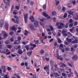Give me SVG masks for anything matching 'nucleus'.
Wrapping results in <instances>:
<instances>
[{
    "instance_id": "f257e3e1",
    "label": "nucleus",
    "mask_w": 78,
    "mask_h": 78,
    "mask_svg": "<svg viewBox=\"0 0 78 78\" xmlns=\"http://www.w3.org/2000/svg\"><path fill=\"white\" fill-rule=\"evenodd\" d=\"M14 17L16 19V21L14 23H18L20 22V20H19V17L16 15H15Z\"/></svg>"
},
{
    "instance_id": "f03ea898",
    "label": "nucleus",
    "mask_w": 78,
    "mask_h": 78,
    "mask_svg": "<svg viewBox=\"0 0 78 78\" xmlns=\"http://www.w3.org/2000/svg\"><path fill=\"white\" fill-rule=\"evenodd\" d=\"M24 21L26 23H27V18H28V14H26L25 15L24 14Z\"/></svg>"
},
{
    "instance_id": "7ed1b4c3",
    "label": "nucleus",
    "mask_w": 78,
    "mask_h": 78,
    "mask_svg": "<svg viewBox=\"0 0 78 78\" xmlns=\"http://www.w3.org/2000/svg\"><path fill=\"white\" fill-rule=\"evenodd\" d=\"M29 27L30 28V29L31 30H34V27L33 25V24L30 23L29 25Z\"/></svg>"
},
{
    "instance_id": "20e7f679",
    "label": "nucleus",
    "mask_w": 78,
    "mask_h": 78,
    "mask_svg": "<svg viewBox=\"0 0 78 78\" xmlns=\"http://www.w3.org/2000/svg\"><path fill=\"white\" fill-rule=\"evenodd\" d=\"M34 25L35 27V28L37 27L38 24V21H37V20H35L34 21Z\"/></svg>"
},
{
    "instance_id": "39448f33",
    "label": "nucleus",
    "mask_w": 78,
    "mask_h": 78,
    "mask_svg": "<svg viewBox=\"0 0 78 78\" xmlns=\"http://www.w3.org/2000/svg\"><path fill=\"white\" fill-rule=\"evenodd\" d=\"M29 19L30 20L31 22H32L34 21V17L33 16H31L30 17Z\"/></svg>"
},
{
    "instance_id": "423d86ee",
    "label": "nucleus",
    "mask_w": 78,
    "mask_h": 78,
    "mask_svg": "<svg viewBox=\"0 0 78 78\" xmlns=\"http://www.w3.org/2000/svg\"><path fill=\"white\" fill-rule=\"evenodd\" d=\"M56 58L58 60H60V61H62L63 59L62 58H60V56L59 55H57L56 56Z\"/></svg>"
},
{
    "instance_id": "0eeeda50",
    "label": "nucleus",
    "mask_w": 78,
    "mask_h": 78,
    "mask_svg": "<svg viewBox=\"0 0 78 78\" xmlns=\"http://www.w3.org/2000/svg\"><path fill=\"white\" fill-rule=\"evenodd\" d=\"M65 69H66V70H69V71L70 73H71V74H73V73L71 72L72 71H71V69H69V68L68 67H67L65 68Z\"/></svg>"
},
{
    "instance_id": "6e6552de",
    "label": "nucleus",
    "mask_w": 78,
    "mask_h": 78,
    "mask_svg": "<svg viewBox=\"0 0 78 78\" xmlns=\"http://www.w3.org/2000/svg\"><path fill=\"white\" fill-rule=\"evenodd\" d=\"M3 20L2 19L0 21L1 28H2V27H3Z\"/></svg>"
},
{
    "instance_id": "1a4fd4ad",
    "label": "nucleus",
    "mask_w": 78,
    "mask_h": 78,
    "mask_svg": "<svg viewBox=\"0 0 78 78\" xmlns=\"http://www.w3.org/2000/svg\"><path fill=\"white\" fill-rule=\"evenodd\" d=\"M72 58L73 59H75V60H77L78 59V56H77V55H75L73 56Z\"/></svg>"
},
{
    "instance_id": "9d476101",
    "label": "nucleus",
    "mask_w": 78,
    "mask_h": 78,
    "mask_svg": "<svg viewBox=\"0 0 78 78\" xmlns=\"http://www.w3.org/2000/svg\"><path fill=\"white\" fill-rule=\"evenodd\" d=\"M18 53L20 54V55H22V53L23 52H22V49H19L18 50Z\"/></svg>"
},
{
    "instance_id": "9b49d317",
    "label": "nucleus",
    "mask_w": 78,
    "mask_h": 78,
    "mask_svg": "<svg viewBox=\"0 0 78 78\" xmlns=\"http://www.w3.org/2000/svg\"><path fill=\"white\" fill-rule=\"evenodd\" d=\"M10 28V30H14V31H16V28L14 27H11Z\"/></svg>"
},
{
    "instance_id": "f8f14e48",
    "label": "nucleus",
    "mask_w": 78,
    "mask_h": 78,
    "mask_svg": "<svg viewBox=\"0 0 78 78\" xmlns=\"http://www.w3.org/2000/svg\"><path fill=\"white\" fill-rule=\"evenodd\" d=\"M67 12H68L69 14L70 15H73V12H70L68 10L67 11Z\"/></svg>"
},
{
    "instance_id": "ddd939ff",
    "label": "nucleus",
    "mask_w": 78,
    "mask_h": 78,
    "mask_svg": "<svg viewBox=\"0 0 78 78\" xmlns=\"http://www.w3.org/2000/svg\"><path fill=\"white\" fill-rule=\"evenodd\" d=\"M62 75L65 78H66L67 76V74L64 73H62Z\"/></svg>"
},
{
    "instance_id": "4468645a",
    "label": "nucleus",
    "mask_w": 78,
    "mask_h": 78,
    "mask_svg": "<svg viewBox=\"0 0 78 78\" xmlns=\"http://www.w3.org/2000/svg\"><path fill=\"white\" fill-rule=\"evenodd\" d=\"M42 14L43 16H44V17H48V15L47 14V13H46L45 12H43Z\"/></svg>"
},
{
    "instance_id": "2eb2a0df",
    "label": "nucleus",
    "mask_w": 78,
    "mask_h": 78,
    "mask_svg": "<svg viewBox=\"0 0 78 78\" xmlns=\"http://www.w3.org/2000/svg\"><path fill=\"white\" fill-rule=\"evenodd\" d=\"M50 63L51 66L52 67L54 66V62H53L52 61H50Z\"/></svg>"
},
{
    "instance_id": "dca6fc26",
    "label": "nucleus",
    "mask_w": 78,
    "mask_h": 78,
    "mask_svg": "<svg viewBox=\"0 0 78 78\" xmlns=\"http://www.w3.org/2000/svg\"><path fill=\"white\" fill-rule=\"evenodd\" d=\"M63 47H64V45H63V44H61L60 45V46H59V49H60V50H61V49H62Z\"/></svg>"
},
{
    "instance_id": "f3484780",
    "label": "nucleus",
    "mask_w": 78,
    "mask_h": 78,
    "mask_svg": "<svg viewBox=\"0 0 78 78\" xmlns=\"http://www.w3.org/2000/svg\"><path fill=\"white\" fill-rule=\"evenodd\" d=\"M57 39H58V43H59V44H61V42H62V41H61V39H59V38L58 37V38H57Z\"/></svg>"
},
{
    "instance_id": "a211bd4d",
    "label": "nucleus",
    "mask_w": 78,
    "mask_h": 78,
    "mask_svg": "<svg viewBox=\"0 0 78 78\" xmlns=\"http://www.w3.org/2000/svg\"><path fill=\"white\" fill-rule=\"evenodd\" d=\"M51 14L52 16H56V12L55 11H54L51 12Z\"/></svg>"
},
{
    "instance_id": "6ab92c4d",
    "label": "nucleus",
    "mask_w": 78,
    "mask_h": 78,
    "mask_svg": "<svg viewBox=\"0 0 78 78\" xmlns=\"http://www.w3.org/2000/svg\"><path fill=\"white\" fill-rule=\"evenodd\" d=\"M28 34V31H27L26 30H25V32L24 33V35L25 36H27Z\"/></svg>"
},
{
    "instance_id": "aec40b11",
    "label": "nucleus",
    "mask_w": 78,
    "mask_h": 78,
    "mask_svg": "<svg viewBox=\"0 0 78 78\" xmlns=\"http://www.w3.org/2000/svg\"><path fill=\"white\" fill-rule=\"evenodd\" d=\"M66 40L68 41V42H70L72 41V39H69L68 37L66 38Z\"/></svg>"
},
{
    "instance_id": "412c9836",
    "label": "nucleus",
    "mask_w": 78,
    "mask_h": 78,
    "mask_svg": "<svg viewBox=\"0 0 78 78\" xmlns=\"http://www.w3.org/2000/svg\"><path fill=\"white\" fill-rule=\"evenodd\" d=\"M77 42V39H76L74 41H72V43L73 44H76Z\"/></svg>"
},
{
    "instance_id": "4be33fe9",
    "label": "nucleus",
    "mask_w": 78,
    "mask_h": 78,
    "mask_svg": "<svg viewBox=\"0 0 78 78\" xmlns=\"http://www.w3.org/2000/svg\"><path fill=\"white\" fill-rule=\"evenodd\" d=\"M34 42L35 44H37V45H38V43H39V42L38 40L36 41L35 40H34Z\"/></svg>"
},
{
    "instance_id": "5701e85b",
    "label": "nucleus",
    "mask_w": 78,
    "mask_h": 78,
    "mask_svg": "<svg viewBox=\"0 0 78 78\" xmlns=\"http://www.w3.org/2000/svg\"><path fill=\"white\" fill-rule=\"evenodd\" d=\"M27 54L28 55H29V56H31V55H31V54H32V51H30V52H27Z\"/></svg>"
},
{
    "instance_id": "b1692460",
    "label": "nucleus",
    "mask_w": 78,
    "mask_h": 78,
    "mask_svg": "<svg viewBox=\"0 0 78 78\" xmlns=\"http://www.w3.org/2000/svg\"><path fill=\"white\" fill-rule=\"evenodd\" d=\"M4 37H8V34L6 33H4Z\"/></svg>"
},
{
    "instance_id": "393cba45",
    "label": "nucleus",
    "mask_w": 78,
    "mask_h": 78,
    "mask_svg": "<svg viewBox=\"0 0 78 78\" xmlns=\"http://www.w3.org/2000/svg\"><path fill=\"white\" fill-rule=\"evenodd\" d=\"M67 13H65L64 15V18H66V17H67Z\"/></svg>"
},
{
    "instance_id": "a878e982",
    "label": "nucleus",
    "mask_w": 78,
    "mask_h": 78,
    "mask_svg": "<svg viewBox=\"0 0 78 78\" xmlns=\"http://www.w3.org/2000/svg\"><path fill=\"white\" fill-rule=\"evenodd\" d=\"M69 24V23H67L64 26V27L65 28H68V25Z\"/></svg>"
},
{
    "instance_id": "bb28decb",
    "label": "nucleus",
    "mask_w": 78,
    "mask_h": 78,
    "mask_svg": "<svg viewBox=\"0 0 78 78\" xmlns=\"http://www.w3.org/2000/svg\"><path fill=\"white\" fill-rule=\"evenodd\" d=\"M9 51V50L7 49H6V52L4 51L3 53H5V54H6V53H8Z\"/></svg>"
},
{
    "instance_id": "cd10ccee",
    "label": "nucleus",
    "mask_w": 78,
    "mask_h": 78,
    "mask_svg": "<svg viewBox=\"0 0 78 78\" xmlns=\"http://www.w3.org/2000/svg\"><path fill=\"white\" fill-rule=\"evenodd\" d=\"M43 8L44 9H46V4L43 5Z\"/></svg>"
},
{
    "instance_id": "c85d7f7f",
    "label": "nucleus",
    "mask_w": 78,
    "mask_h": 78,
    "mask_svg": "<svg viewBox=\"0 0 78 78\" xmlns=\"http://www.w3.org/2000/svg\"><path fill=\"white\" fill-rule=\"evenodd\" d=\"M13 34H14L13 32H11L9 33V34L10 36H12V35H13Z\"/></svg>"
},
{
    "instance_id": "c756f323",
    "label": "nucleus",
    "mask_w": 78,
    "mask_h": 78,
    "mask_svg": "<svg viewBox=\"0 0 78 78\" xmlns=\"http://www.w3.org/2000/svg\"><path fill=\"white\" fill-rule=\"evenodd\" d=\"M26 49L27 50V51H28V50H29V48H28V46L27 45H26L25 47Z\"/></svg>"
},
{
    "instance_id": "7c9ffc66",
    "label": "nucleus",
    "mask_w": 78,
    "mask_h": 78,
    "mask_svg": "<svg viewBox=\"0 0 78 78\" xmlns=\"http://www.w3.org/2000/svg\"><path fill=\"white\" fill-rule=\"evenodd\" d=\"M62 35H63V37H66V36H67V34L65 33L63 34Z\"/></svg>"
},
{
    "instance_id": "2f4dec72",
    "label": "nucleus",
    "mask_w": 78,
    "mask_h": 78,
    "mask_svg": "<svg viewBox=\"0 0 78 78\" xmlns=\"http://www.w3.org/2000/svg\"><path fill=\"white\" fill-rule=\"evenodd\" d=\"M40 24L41 25V26H44V25H45V24L42 23L41 22H40Z\"/></svg>"
},
{
    "instance_id": "473e14b6",
    "label": "nucleus",
    "mask_w": 78,
    "mask_h": 78,
    "mask_svg": "<svg viewBox=\"0 0 78 78\" xmlns=\"http://www.w3.org/2000/svg\"><path fill=\"white\" fill-rule=\"evenodd\" d=\"M55 77H57V76H59V74H58V73H55Z\"/></svg>"
},
{
    "instance_id": "72a5a7b5",
    "label": "nucleus",
    "mask_w": 78,
    "mask_h": 78,
    "mask_svg": "<svg viewBox=\"0 0 78 78\" xmlns=\"http://www.w3.org/2000/svg\"><path fill=\"white\" fill-rule=\"evenodd\" d=\"M56 2V5H59V1H57Z\"/></svg>"
},
{
    "instance_id": "f704fd0d",
    "label": "nucleus",
    "mask_w": 78,
    "mask_h": 78,
    "mask_svg": "<svg viewBox=\"0 0 78 78\" xmlns=\"http://www.w3.org/2000/svg\"><path fill=\"white\" fill-rule=\"evenodd\" d=\"M75 20H78V15H76V17L75 18Z\"/></svg>"
},
{
    "instance_id": "c9c22d12",
    "label": "nucleus",
    "mask_w": 78,
    "mask_h": 78,
    "mask_svg": "<svg viewBox=\"0 0 78 78\" xmlns=\"http://www.w3.org/2000/svg\"><path fill=\"white\" fill-rule=\"evenodd\" d=\"M44 53V51L43 50H41L40 51V53L43 54Z\"/></svg>"
},
{
    "instance_id": "e433bc0d",
    "label": "nucleus",
    "mask_w": 78,
    "mask_h": 78,
    "mask_svg": "<svg viewBox=\"0 0 78 78\" xmlns=\"http://www.w3.org/2000/svg\"><path fill=\"white\" fill-rule=\"evenodd\" d=\"M69 23H72V22H73V21L72 20V19H70L69 21Z\"/></svg>"
},
{
    "instance_id": "4c0bfd02",
    "label": "nucleus",
    "mask_w": 78,
    "mask_h": 78,
    "mask_svg": "<svg viewBox=\"0 0 78 78\" xmlns=\"http://www.w3.org/2000/svg\"><path fill=\"white\" fill-rule=\"evenodd\" d=\"M40 20L41 22H44L45 20L44 19H40Z\"/></svg>"
},
{
    "instance_id": "58836bf2",
    "label": "nucleus",
    "mask_w": 78,
    "mask_h": 78,
    "mask_svg": "<svg viewBox=\"0 0 78 78\" xmlns=\"http://www.w3.org/2000/svg\"><path fill=\"white\" fill-rule=\"evenodd\" d=\"M15 8L17 9H19V7L18 5H16L15 6Z\"/></svg>"
},
{
    "instance_id": "ea45409f",
    "label": "nucleus",
    "mask_w": 78,
    "mask_h": 78,
    "mask_svg": "<svg viewBox=\"0 0 78 78\" xmlns=\"http://www.w3.org/2000/svg\"><path fill=\"white\" fill-rule=\"evenodd\" d=\"M12 48V46H11V45H8V48H9V49H10L11 48Z\"/></svg>"
},
{
    "instance_id": "a19ab883",
    "label": "nucleus",
    "mask_w": 78,
    "mask_h": 78,
    "mask_svg": "<svg viewBox=\"0 0 78 78\" xmlns=\"http://www.w3.org/2000/svg\"><path fill=\"white\" fill-rule=\"evenodd\" d=\"M50 28L51 31H53V27L52 26H50Z\"/></svg>"
},
{
    "instance_id": "79ce46f5",
    "label": "nucleus",
    "mask_w": 78,
    "mask_h": 78,
    "mask_svg": "<svg viewBox=\"0 0 78 78\" xmlns=\"http://www.w3.org/2000/svg\"><path fill=\"white\" fill-rule=\"evenodd\" d=\"M32 78H36V76L35 74L33 75V76H32Z\"/></svg>"
},
{
    "instance_id": "37998d69",
    "label": "nucleus",
    "mask_w": 78,
    "mask_h": 78,
    "mask_svg": "<svg viewBox=\"0 0 78 78\" xmlns=\"http://www.w3.org/2000/svg\"><path fill=\"white\" fill-rule=\"evenodd\" d=\"M72 3L73 5H76V1H73L72 2Z\"/></svg>"
},
{
    "instance_id": "c03bdc74",
    "label": "nucleus",
    "mask_w": 78,
    "mask_h": 78,
    "mask_svg": "<svg viewBox=\"0 0 78 78\" xmlns=\"http://www.w3.org/2000/svg\"><path fill=\"white\" fill-rule=\"evenodd\" d=\"M13 9H14V5H12V6L11 11H13Z\"/></svg>"
},
{
    "instance_id": "a18cd8bd",
    "label": "nucleus",
    "mask_w": 78,
    "mask_h": 78,
    "mask_svg": "<svg viewBox=\"0 0 78 78\" xmlns=\"http://www.w3.org/2000/svg\"><path fill=\"white\" fill-rule=\"evenodd\" d=\"M73 24L72 23H71V24H69V26L70 27H72L73 26Z\"/></svg>"
},
{
    "instance_id": "49530a36",
    "label": "nucleus",
    "mask_w": 78,
    "mask_h": 78,
    "mask_svg": "<svg viewBox=\"0 0 78 78\" xmlns=\"http://www.w3.org/2000/svg\"><path fill=\"white\" fill-rule=\"evenodd\" d=\"M68 63L69 66H70V67H72V65L71 63H70L69 62H68Z\"/></svg>"
},
{
    "instance_id": "de8ad7c7",
    "label": "nucleus",
    "mask_w": 78,
    "mask_h": 78,
    "mask_svg": "<svg viewBox=\"0 0 78 78\" xmlns=\"http://www.w3.org/2000/svg\"><path fill=\"white\" fill-rule=\"evenodd\" d=\"M62 34H64V33H66V31H65V30H62Z\"/></svg>"
},
{
    "instance_id": "09e8293b",
    "label": "nucleus",
    "mask_w": 78,
    "mask_h": 78,
    "mask_svg": "<svg viewBox=\"0 0 78 78\" xmlns=\"http://www.w3.org/2000/svg\"><path fill=\"white\" fill-rule=\"evenodd\" d=\"M3 48V45L1 44L0 45V49H2Z\"/></svg>"
},
{
    "instance_id": "8fccbe9b",
    "label": "nucleus",
    "mask_w": 78,
    "mask_h": 78,
    "mask_svg": "<svg viewBox=\"0 0 78 78\" xmlns=\"http://www.w3.org/2000/svg\"><path fill=\"white\" fill-rule=\"evenodd\" d=\"M6 67H5V66H2V69H5Z\"/></svg>"
},
{
    "instance_id": "3c124183",
    "label": "nucleus",
    "mask_w": 78,
    "mask_h": 78,
    "mask_svg": "<svg viewBox=\"0 0 78 78\" xmlns=\"http://www.w3.org/2000/svg\"><path fill=\"white\" fill-rule=\"evenodd\" d=\"M71 49L72 51H73V50H74V48L73 47L71 48Z\"/></svg>"
},
{
    "instance_id": "603ef678",
    "label": "nucleus",
    "mask_w": 78,
    "mask_h": 78,
    "mask_svg": "<svg viewBox=\"0 0 78 78\" xmlns=\"http://www.w3.org/2000/svg\"><path fill=\"white\" fill-rule=\"evenodd\" d=\"M70 60V59L69 58H65V60L66 61H69Z\"/></svg>"
},
{
    "instance_id": "864d4df0",
    "label": "nucleus",
    "mask_w": 78,
    "mask_h": 78,
    "mask_svg": "<svg viewBox=\"0 0 78 78\" xmlns=\"http://www.w3.org/2000/svg\"><path fill=\"white\" fill-rule=\"evenodd\" d=\"M60 64L63 65L64 66V67H66V65L64 63H61Z\"/></svg>"
},
{
    "instance_id": "5fc2aeb1",
    "label": "nucleus",
    "mask_w": 78,
    "mask_h": 78,
    "mask_svg": "<svg viewBox=\"0 0 78 78\" xmlns=\"http://www.w3.org/2000/svg\"><path fill=\"white\" fill-rule=\"evenodd\" d=\"M66 51H68L69 50H70V49L69 48H66L65 49Z\"/></svg>"
},
{
    "instance_id": "6e6d98bb",
    "label": "nucleus",
    "mask_w": 78,
    "mask_h": 78,
    "mask_svg": "<svg viewBox=\"0 0 78 78\" xmlns=\"http://www.w3.org/2000/svg\"><path fill=\"white\" fill-rule=\"evenodd\" d=\"M48 68V66H45L44 67V70H46V69H47Z\"/></svg>"
},
{
    "instance_id": "4d7b16f0",
    "label": "nucleus",
    "mask_w": 78,
    "mask_h": 78,
    "mask_svg": "<svg viewBox=\"0 0 78 78\" xmlns=\"http://www.w3.org/2000/svg\"><path fill=\"white\" fill-rule=\"evenodd\" d=\"M5 44H9V41H5Z\"/></svg>"
},
{
    "instance_id": "13d9d810",
    "label": "nucleus",
    "mask_w": 78,
    "mask_h": 78,
    "mask_svg": "<svg viewBox=\"0 0 78 78\" xmlns=\"http://www.w3.org/2000/svg\"><path fill=\"white\" fill-rule=\"evenodd\" d=\"M34 47H31L30 48V50H33V49H34Z\"/></svg>"
},
{
    "instance_id": "bf43d9fd",
    "label": "nucleus",
    "mask_w": 78,
    "mask_h": 78,
    "mask_svg": "<svg viewBox=\"0 0 78 78\" xmlns=\"http://www.w3.org/2000/svg\"><path fill=\"white\" fill-rule=\"evenodd\" d=\"M41 35H42V36H43V37H44V36H45V34L43 33H42Z\"/></svg>"
},
{
    "instance_id": "052dcab7",
    "label": "nucleus",
    "mask_w": 78,
    "mask_h": 78,
    "mask_svg": "<svg viewBox=\"0 0 78 78\" xmlns=\"http://www.w3.org/2000/svg\"><path fill=\"white\" fill-rule=\"evenodd\" d=\"M9 26V24H5V27H6L7 28H8Z\"/></svg>"
},
{
    "instance_id": "680f3d73",
    "label": "nucleus",
    "mask_w": 78,
    "mask_h": 78,
    "mask_svg": "<svg viewBox=\"0 0 78 78\" xmlns=\"http://www.w3.org/2000/svg\"><path fill=\"white\" fill-rule=\"evenodd\" d=\"M75 73L76 74V75L77 76V78H78V73L76 71H75Z\"/></svg>"
},
{
    "instance_id": "e2e57ef3",
    "label": "nucleus",
    "mask_w": 78,
    "mask_h": 78,
    "mask_svg": "<svg viewBox=\"0 0 78 78\" xmlns=\"http://www.w3.org/2000/svg\"><path fill=\"white\" fill-rule=\"evenodd\" d=\"M14 75H16V76L18 78H20V77L18 75H16V74H14Z\"/></svg>"
},
{
    "instance_id": "0e129e2a",
    "label": "nucleus",
    "mask_w": 78,
    "mask_h": 78,
    "mask_svg": "<svg viewBox=\"0 0 78 78\" xmlns=\"http://www.w3.org/2000/svg\"><path fill=\"white\" fill-rule=\"evenodd\" d=\"M78 24V23L77 22H75L74 23V26H75V25H77Z\"/></svg>"
},
{
    "instance_id": "69168bd1",
    "label": "nucleus",
    "mask_w": 78,
    "mask_h": 78,
    "mask_svg": "<svg viewBox=\"0 0 78 78\" xmlns=\"http://www.w3.org/2000/svg\"><path fill=\"white\" fill-rule=\"evenodd\" d=\"M30 5H33V4H34V2H33V1H31L30 2Z\"/></svg>"
},
{
    "instance_id": "338daca9",
    "label": "nucleus",
    "mask_w": 78,
    "mask_h": 78,
    "mask_svg": "<svg viewBox=\"0 0 78 78\" xmlns=\"http://www.w3.org/2000/svg\"><path fill=\"white\" fill-rule=\"evenodd\" d=\"M18 41H20L21 40V37H18Z\"/></svg>"
},
{
    "instance_id": "774afa93",
    "label": "nucleus",
    "mask_w": 78,
    "mask_h": 78,
    "mask_svg": "<svg viewBox=\"0 0 78 78\" xmlns=\"http://www.w3.org/2000/svg\"><path fill=\"white\" fill-rule=\"evenodd\" d=\"M24 64H25L24 63V62H22L21 63V65L22 66H24Z\"/></svg>"
}]
</instances>
